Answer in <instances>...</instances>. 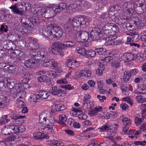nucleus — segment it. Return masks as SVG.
Returning <instances> with one entry per match:
<instances>
[{"instance_id":"bf43d9fd","label":"nucleus","mask_w":146,"mask_h":146,"mask_svg":"<svg viewBox=\"0 0 146 146\" xmlns=\"http://www.w3.org/2000/svg\"><path fill=\"white\" fill-rule=\"evenodd\" d=\"M45 129L48 131V134L53 133L54 132L52 129V126H46Z\"/></svg>"},{"instance_id":"6e6552de","label":"nucleus","mask_w":146,"mask_h":146,"mask_svg":"<svg viewBox=\"0 0 146 146\" xmlns=\"http://www.w3.org/2000/svg\"><path fill=\"white\" fill-rule=\"evenodd\" d=\"M103 37L100 30L98 28H94L90 33V37L93 40H98Z\"/></svg>"},{"instance_id":"f704fd0d","label":"nucleus","mask_w":146,"mask_h":146,"mask_svg":"<svg viewBox=\"0 0 146 146\" xmlns=\"http://www.w3.org/2000/svg\"><path fill=\"white\" fill-rule=\"evenodd\" d=\"M95 51L96 54L100 55H105L107 54V50L103 48H96Z\"/></svg>"},{"instance_id":"de8ad7c7","label":"nucleus","mask_w":146,"mask_h":146,"mask_svg":"<svg viewBox=\"0 0 146 146\" xmlns=\"http://www.w3.org/2000/svg\"><path fill=\"white\" fill-rule=\"evenodd\" d=\"M7 69L6 70L13 74H15V72H16L15 70L16 68L15 66L7 65Z\"/></svg>"},{"instance_id":"4be33fe9","label":"nucleus","mask_w":146,"mask_h":146,"mask_svg":"<svg viewBox=\"0 0 146 146\" xmlns=\"http://www.w3.org/2000/svg\"><path fill=\"white\" fill-rule=\"evenodd\" d=\"M76 20V21L78 27L80 25H85L88 21L87 19L84 16L77 17Z\"/></svg>"},{"instance_id":"603ef678","label":"nucleus","mask_w":146,"mask_h":146,"mask_svg":"<svg viewBox=\"0 0 146 146\" xmlns=\"http://www.w3.org/2000/svg\"><path fill=\"white\" fill-rule=\"evenodd\" d=\"M8 26L7 25H5L4 24H3L1 25L0 27V31L2 33H6L8 31Z\"/></svg>"},{"instance_id":"ddd939ff","label":"nucleus","mask_w":146,"mask_h":146,"mask_svg":"<svg viewBox=\"0 0 146 146\" xmlns=\"http://www.w3.org/2000/svg\"><path fill=\"white\" fill-rule=\"evenodd\" d=\"M28 40L29 46L33 49H38L39 48V45L38 43L37 40L36 38L29 37Z\"/></svg>"},{"instance_id":"8fccbe9b","label":"nucleus","mask_w":146,"mask_h":146,"mask_svg":"<svg viewBox=\"0 0 146 146\" xmlns=\"http://www.w3.org/2000/svg\"><path fill=\"white\" fill-rule=\"evenodd\" d=\"M106 117L108 119L110 118L116 117L117 116V114L114 111H111L107 113L106 114Z\"/></svg>"},{"instance_id":"c85d7f7f","label":"nucleus","mask_w":146,"mask_h":146,"mask_svg":"<svg viewBox=\"0 0 146 146\" xmlns=\"http://www.w3.org/2000/svg\"><path fill=\"white\" fill-rule=\"evenodd\" d=\"M74 1L78 7L81 8L84 7L86 5V2L83 0H74Z\"/></svg>"},{"instance_id":"1a4fd4ad","label":"nucleus","mask_w":146,"mask_h":146,"mask_svg":"<svg viewBox=\"0 0 146 146\" xmlns=\"http://www.w3.org/2000/svg\"><path fill=\"white\" fill-rule=\"evenodd\" d=\"M39 64L38 61L31 58L27 60H25V65L27 68H33L37 66Z\"/></svg>"},{"instance_id":"a211bd4d","label":"nucleus","mask_w":146,"mask_h":146,"mask_svg":"<svg viewBox=\"0 0 146 146\" xmlns=\"http://www.w3.org/2000/svg\"><path fill=\"white\" fill-rule=\"evenodd\" d=\"M72 20L71 18L69 19L66 22L65 24H64V27L66 32H73L72 27Z\"/></svg>"},{"instance_id":"e2e57ef3","label":"nucleus","mask_w":146,"mask_h":146,"mask_svg":"<svg viewBox=\"0 0 146 146\" xmlns=\"http://www.w3.org/2000/svg\"><path fill=\"white\" fill-rule=\"evenodd\" d=\"M113 59V58L112 56H108L105 57L104 59H102V60H104V62L105 63H106V64L110 62L111 60H112Z\"/></svg>"},{"instance_id":"774afa93","label":"nucleus","mask_w":146,"mask_h":146,"mask_svg":"<svg viewBox=\"0 0 146 146\" xmlns=\"http://www.w3.org/2000/svg\"><path fill=\"white\" fill-rule=\"evenodd\" d=\"M78 115L79 118L81 119H85L87 117V115L85 114H84L82 111L81 113H80V114H78Z\"/></svg>"},{"instance_id":"680f3d73","label":"nucleus","mask_w":146,"mask_h":146,"mask_svg":"<svg viewBox=\"0 0 146 146\" xmlns=\"http://www.w3.org/2000/svg\"><path fill=\"white\" fill-rule=\"evenodd\" d=\"M141 109L142 110L143 114L145 115V116H146V104H142L141 107Z\"/></svg>"},{"instance_id":"a19ab883","label":"nucleus","mask_w":146,"mask_h":146,"mask_svg":"<svg viewBox=\"0 0 146 146\" xmlns=\"http://www.w3.org/2000/svg\"><path fill=\"white\" fill-rule=\"evenodd\" d=\"M9 126L11 133H18V125H11Z\"/></svg>"},{"instance_id":"6ab92c4d","label":"nucleus","mask_w":146,"mask_h":146,"mask_svg":"<svg viewBox=\"0 0 146 146\" xmlns=\"http://www.w3.org/2000/svg\"><path fill=\"white\" fill-rule=\"evenodd\" d=\"M7 99L6 97L0 96V108L3 109L6 108L8 105Z\"/></svg>"},{"instance_id":"338daca9","label":"nucleus","mask_w":146,"mask_h":146,"mask_svg":"<svg viewBox=\"0 0 146 146\" xmlns=\"http://www.w3.org/2000/svg\"><path fill=\"white\" fill-rule=\"evenodd\" d=\"M18 133H21L24 132L25 130V128L23 125H18Z\"/></svg>"},{"instance_id":"2eb2a0df","label":"nucleus","mask_w":146,"mask_h":146,"mask_svg":"<svg viewBox=\"0 0 146 146\" xmlns=\"http://www.w3.org/2000/svg\"><path fill=\"white\" fill-rule=\"evenodd\" d=\"M134 57V54L132 52H130L124 53L122 56L121 58L125 62H128L133 60Z\"/></svg>"},{"instance_id":"4d7b16f0","label":"nucleus","mask_w":146,"mask_h":146,"mask_svg":"<svg viewBox=\"0 0 146 146\" xmlns=\"http://www.w3.org/2000/svg\"><path fill=\"white\" fill-rule=\"evenodd\" d=\"M120 8L119 6L117 5H114L111 7L109 9V11L115 12V11L119 10Z\"/></svg>"},{"instance_id":"5701e85b","label":"nucleus","mask_w":146,"mask_h":146,"mask_svg":"<svg viewBox=\"0 0 146 146\" xmlns=\"http://www.w3.org/2000/svg\"><path fill=\"white\" fill-rule=\"evenodd\" d=\"M48 135L43 134L41 132H36L33 134V137L35 139H42L43 138L47 139L49 137Z\"/></svg>"},{"instance_id":"c9c22d12","label":"nucleus","mask_w":146,"mask_h":146,"mask_svg":"<svg viewBox=\"0 0 146 146\" xmlns=\"http://www.w3.org/2000/svg\"><path fill=\"white\" fill-rule=\"evenodd\" d=\"M79 75L81 76H85L86 77H90L91 76V72L89 70H82L79 72Z\"/></svg>"},{"instance_id":"423d86ee","label":"nucleus","mask_w":146,"mask_h":146,"mask_svg":"<svg viewBox=\"0 0 146 146\" xmlns=\"http://www.w3.org/2000/svg\"><path fill=\"white\" fill-rule=\"evenodd\" d=\"M53 29L54 31L53 33V40H57L60 39L63 34L62 29L60 26L58 25L54 24Z\"/></svg>"},{"instance_id":"4c0bfd02","label":"nucleus","mask_w":146,"mask_h":146,"mask_svg":"<svg viewBox=\"0 0 146 146\" xmlns=\"http://www.w3.org/2000/svg\"><path fill=\"white\" fill-rule=\"evenodd\" d=\"M7 85L8 88L10 89V93L11 94V91L12 90L15 88V83L12 80H7Z\"/></svg>"},{"instance_id":"0eeeda50","label":"nucleus","mask_w":146,"mask_h":146,"mask_svg":"<svg viewBox=\"0 0 146 146\" xmlns=\"http://www.w3.org/2000/svg\"><path fill=\"white\" fill-rule=\"evenodd\" d=\"M24 3H19L15 4L14 5H12L9 7V8L12 9V11L14 13L22 15L23 14V10H20V9L22 10L24 9Z\"/></svg>"},{"instance_id":"c03bdc74","label":"nucleus","mask_w":146,"mask_h":146,"mask_svg":"<svg viewBox=\"0 0 146 146\" xmlns=\"http://www.w3.org/2000/svg\"><path fill=\"white\" fill-rule=\"evenodd\" d=\"M90 96L89 94L86 95L84 97L83 99V102L82 103L83 107L87 106V102L90 99Z\"/></svg>"},{"instance_id":"aec40b11","label":"nucleus","mask_w":146,"mask_h":146,"mask_svg":"<svg viewBox=\"0 0 146 146\" xmlns=\"http://www.w3.org/2000/svg\"><path fill=\"white\" fill-rule=\"evenodd\" d=\"M48 57L47 58H45V59H44V61L46 63L51 64L53 67L55 69L60 68V65L59 63L53 59L49 60L48 59Z\"/></svg>"},{"instance_id":"393cba45","label":"nucleus","mask_w":146,"mask_h":146,"mask_svg":"<svg viewBox=\"0 0 146 146\" xmlns=\"http://www.w3.org/2000/svg\"><path fill=\"white\" fill-rule=\"evenodd\" d=\"M16 40L11 41V40H8L6 41V45L7 46V48L8 49L13 50H15L16 48V45L13 42H16Z\"/></svg>"},{"instance_id":"09e8293b","label":"nucleus","mask_w":146,"mask_h":146,"mask_svg":"<svg viewBox=\"0 0 146 146\" xmlns=\"http://www.w3.org/2000/svg\"><path fill=\"white\" fill-rule=\"evenodd\" d=\"M96 54V52L95 51V49L94 50H90L87 51V54L86 55V56L88 57H94Z\"/></svg>"},{"instance_id":"72a5a7b5","label":"nucleus","mask_w":146,"mask_h":146,"mask_svg":"<svg viewBox=\"0 0 146 146\" xmlns=\"http://www.w3.org/2000/svg\"><path fill=\"white\" fill-rule=\"evenodd\" d=\"M77 7L76 3L71 4L68 7L67 10L70 13H73L76 11Z\"/></svg>"},{"instance_id":"412c9836","label":"nucleus","mask_w":146,"mask_h":146,"mask_svg":"<svg viewBox=\"0 0 146 146\" xmlns=\"http://www.w3.org/2000/svg\"><path fill=\"white\" fill-rule=\"evenodd\" d=\"M66 4L64 2L60 3L58 5H56L54 9V12L55 13H58L66 8Z\"/></svg>"},{"instance_id":"f257e3e1","label":"nucleus","mask_w":146,"mask_h":146,"mask_svg":"<svg viewBox=\"0 0 146 146\" xmlns=\"http://www.w3.org/2000/svg\"><path fill=\"white\" fill-rule=\"evenodd\" d=\"M56 5L54 4L49 5L45 8H39L37 10L34 11L33 17L31 19L30 22L26 27V29L30 32L35 29L36 26L40 22L39 18H50L48 12L49 10L52 9L54 11Z\"/></svg>"},{"instance_id":"473e14b6","label":"nucleus","mask_w":146,"mask_h":146,"mask_svg":"<svg viewBox=\"0 0 146 146\" xmlns=\"http://www.w3.org/2000/svg\"><path fill=\"white\" fill-rule=\"evenodd\" d=\"M54 107V110L56 111H63L67 108L66 106L62 104H56Z\"/></svg>"},{"instance_id":"69168bd1","label":"nucleus","mask_w":146,"mask_h":146,"mask_svg":"<svg viewBox=\"0 0 146 146\" xmlns=\"http://www.w3.org/2000/svg\"><path fill=\"white\" fill-rule=\"evenodd\" d=\"M126 20L123 18H121L118 19L117 23L119 25L124 24L126 22Z\"/></svg>"},{"instance_id":"4468645a","label":"nucleus","mask_w":146,"mask_h":146,"mask_svg":"<svg viewBox=\"0 0 146 146\" xmlns=\"http://www.w3.org/2000/svg\"><path fill=\"white\" fill-rule=\"evenodd\" d=\"M19 53L17 54H16L15 52H13V55L14 58V60H16V62H18L20 60L25 59V58H27V56L25 55V52L24 53L23 52L19 51Z\"/></svg>"},{"instance_id":"9d476101","label":"nucleus","mask_w":146,"mask_h":146,"mask_svg":"<svg viewBox=\"0 0 146 146\" xmlns=\"http://www.w3.org/2000/svg\"><path fill=\"white\" fill-rule=\"evenodd\" d=\"M112 23H106L102 28V30L104 34L106 36H110L113 35V33H111V28Z\"/></svg>"},{"instance_id":"49530a36","label":"nucleus","mask_w":146,"mask_h":146,"mask_svg":"<svg viewBox=\"0 0 146 146\" xmlns=\"http://www.w3.org/2000/svg\"><path fill=\"white\" fill-rule=\"evenodd\" d=\"M108 15L107 13H103L101 15L100 17L99 18L101 21L103 22H106L108 21Z\"/></svg>"},{"instance_id":"a18cd8bd","label":"nucleus","mask_w":146,"mask_h":146,"mask_svg":"<svg viewBox=\"0 0 146 146\" xmlns=\"http://www.w3.org/2000/svg\"><path fill=\"white\" fill-rule=\"evenodd\" d=\"M111 66L115 68H118L120 67V63L119 60L117 59L113 60L111 63Z\"/></svg>"},{"instance_id":"052dcab7","label":"nucleus","mask_w":146,"mask_h":146,"mask_svg":"<svg viewBox=\"0 0 146 146\" xmlns=\"http://www.w3.org/2000/svg\"><path fill=\"white\" fill-rule=\"evenodd\" d=\"M74 60L69 59L66 61V63L67 66L68 67L71 68V66H72L73 63H74Z\"/></svg>"},{"instance_id":"0e129e2a","label":"nucleus","mask_w":146,"mask_h":146,"mask_svg":"<svg viewBox=\"0 0 146 146\" xmlns=\"http://www.w3.org/2000/svg\"><path fill=\"white\" fill-rule=\"evenodd\" d=\"M57 83L59 84H67L68 82L66 81V79H62L60 80H58L56 81Z\"/></svg>"},{"instance_id":"f03ea898","label":"nucleus","mask_w":146,"mask_h":146,"mask_svg":"<svg viewBox=\"0 0 146 146\" xmlns=\"http://www.w3.org/2000/svg\"><path fill=\"white\" fill-rule=\"evenodd\" d=\"M37 50L32 48L31 50L25 52V55L27 56V58H31L38 61L40 60L44 61L45 58L48 57V55L44 52H38L36 53V51Z\"/></svg>"},{"instance_id":"b1692460","label":"nucleus","mask_w":146,"mask_h":146,"mask_svg":"<svg viewBox=\"0 0 146 146\" xmlns=\"http://www.w3.org/2000/svg\"><path fill=\"white\" fill-rule=\"evenodd\" d=\"M43 119L44 121H47V125L46 126H53L54 125V122L55 120L54 117L52 116H50L49 117L47 121V118L46 117H44Z\"/></svg>"},{"instance_id":"9b49d317","label":"nucleus","mask_w":146,"mask_h":146,"mask_svg":"<svg viewBox=\"0 0 146 146\" xmlns=\"http://www.w3.org/2000/svg\"><path fill=\"white\" fill-rule=\"evenodd\" d=\"M61 87L56 86L52 87V89L49 90L50 93L53 95H58L59 94H64L65 93V91L64 90L60 89Z\"/></svg>"},{"instance_id":"a878e982","label":"nucleus","mask_w":146,"mask_h":146,"mask_svg":"<svg viewBox=\"0 0 146 146\" xmlns=\"http://www.w3.org/2000/svg\"><path fill=\"white\" fill-rule=\"evenodd\" d=\"M66 43H62L61 42H54V46L55 47H57L59 50H64L66 48Z\"/></svg>"},{"instance_id":"79ce46f5","label":"nucleus","mask_w":146,"mask_h":146,"mask_svg":"<svg viewBox=\"0 0 146 146\" xmlns=\"http://www.w3.org/2000/svg\"><path fill=\"white\" fill-rule=\"evenodd\" d=\"M100 108H95L93 110L90 111L89 112V113L90 115L92 116H94L96 115L97 113L98 112L102 110V108L99 107Z\"/></svg>"},{"instance_id":"f8f14e48","label":"nucleus","mask_w":146,"mask_h":146,"mask_svg":"<svg viewBox=\"0 0 146 146\" xmlns=\"http://www.w3.org/2000/svg\"><path fill=\"white\" fill-rule=\"evenodd\" d=\"M123 124V131L124 133H127L131 125V121L128 118H123L122 119Z\"/></svg>"},{"instance_id":"6e6d98bb","label":"nucleus","mask_w":146,"mask_h":146,"mask_svg":"<svg viewBox=\"0 0 146 146\" xmlns=\"http://www.w3.org/2000/svg\"><path fill=\"white\" fill-rule=\"evenodd\" d=\"M111 33H113V35L117 33L118 31V28L116 25L112 23V27L111 28Z\"/></svg>"},{"instance_id":"39448f33","label":"nucleus","mask_w":146,"mask_h":146,"mask_svg":"<svg viewBox=\"0 0 146 146\" xmlns=\"http://www.w3.org/2000/svg\"><path fill=\"white\" fill-rule=\"evenodd\" d=\"M80 31H78L76 33L75 32L74 33L76 34V36L78 37L81 39L80 40H78L77 39H75L78 42H86L88 41L89 37V34L88 32L86 31L80 30Z\"/></svg>"},{"instance_id":"5fc2aeb1","label":"nucleus","mask_w":146,"mask_h":146,"mask_svg":"<svg viewBox=\"0 0 146 146\" xmlns=\"http://www.w3.org/2000/svg\"><path fill=\"white\" fill-rule=\"evenodd\" d=\"M9 126L8 127H5L2 130V134L5 135H10V132H11Z\"/></svg>"},{"instance_id":"7ed1b4c3","label":"nucleus","mask_w":146,"mask_h":146,"mask_svg":"<svg viewBox=\"0 0 146 146\" xmlns=\"http://www.w3.org/2000/svg\"><path fill=\"white\" fill-rule=\"evenodd\" d=\"M23 86L22 84H16L15 89L11 90V94L13 95L14 98L17 100L23 98L24 96L25 92L23 91Z\"/></svg>"},{"instance_id":"e433bc0d","label":"nucleus","mask_w":146,"mask_h":146,"mask_svg":"<svg viewBox=\"0 0 146 146\" xmlns=\"http://www.w3.org/2000/svg\"><path fill=\"white\" fill-rule=\"evenodd\" d=\"M30 98L31 101L34 102H38L40 99L39 94H32L31 95Z\"/></svg>"},{"instance_id":"c756f323","label":"nucleus","mask_w":146,"mask_h":146,"mask_svg":"<svg viewBox=\"0 0 146 146\" xmlns=\"http://www.w3.org/2000/svg\"><path fill=\"white\" fill-rule=\"evenodd\" d=\"M54 42L52 43L51 47L49 49L50 53L53 54H58L59 50L57 47H55Z\"/></svg>"},{"instance_id":"58836bf2","label":"nucleus","mask_w":146,"mask_h":146,"mask_svg":"<svg viewBox=\"0 0 146 146\" xmlns=\"http://www.w3.org/2000/svg\"><path fill=\"white\" fill-rule=\"evenodd\" d=\"M77 52L82 55H86L87 51L85 48L81 47H78L76 48Z\"/></svg>"},{"instance_id":"864d4df0","label":"nucleus","mask_w":146,"mask_h":146,"mask_svg":"<svg viewBox=\"0 0 146 146\" xmlns=\"http://www.w3.org/2000/svg\"><path fill=\"white\" fill-rule=\"evenodd\" d=\"M33 74L31 72H27L26 74H24V78L26 79L27 82L29 81L33 77Z\"/></svg>"},{"instance_id":"20e7f679","label":"nucleus","mask_w":146,"mask_h":146,"mask_svg":"<svg viewBox=\"0 0 146 146\" xmlns=\"http://www.w3.org/2000/svg\"><path fill=\"white\" fill-rule=\"evenodd\" d=\"M53 27L54 24H50L47 27L43 28L40 29V33L51 40H53V33L54 31Z\"/></svg>"},{"instance_id":"7c9ffc66","label":"nucleus","mask_w":146,"mask_h":146,"mask_svg":"<svg viewBox=\"0 0 146 146\" xmlns=\"http://www.w3.org/2000/svg\"><path fill=\"white\" fill-rule=\"evenodd\" d=\"M131 75L130 72L128 71H125L124 73L123 77V81L125 83H126L129 80L131 77Z\"/></svg>"},{"instance_id":"cd10ccee","label":"nucleus","mask_w":146,"mask_h":146,"mask_svg":"<svg viewBox=\"0 0 146 146\" xmlns=\"http://www.w3.org/2000/svg\"><path fill=\"white\" fill-rule=\"evenodd\" d=\"M40 99L42 100L47 99L50 96L49 93L46 91H40L39 92Z\"/></svg>"},{"instance_id":"f3484780","label":"nucleus","mask_w":146,"mask_h":146,"mask_svg":"<svg viewBox=\"0 0 146 146\" xmlns=\"http://www.w3.org/2000/svg\"><path fill=\"white\" fill-rule=\"evenodd\" d=\"M145 115L143 114L142 113L137 114L135 117V122L136 125L139 126L143 122L144 119Z\"/></svg>"},{"instance_id":"dca6fc26","label":"nucleus","mask_w":146,"mask_h":146,"mask_svg":"<svg viewBox=\"0 0 146 146\" xmlns=\"http://www.w3.org/2000/svg\"><path fill=\"white\" fill-rule=\"evenodd\" d=\"M12 116L11 117V119L13 120L12 123L13 124H19L21 123L22 122L20 119L22 118H25V116L19 115H18L13 113Z\"/></svg>"},{"instance_id":"bb28decb","label":"nucleus","mask_w":146,"mask_h":146,"mask_svg":"<svg viewBox=\"0 0 146 146\" xmlns=\"http://www.w3.org/2000/svg\"><path fill=\"white\" fill-rule=\"evenodd\" d=\"M72 29L73 30V33H74V32L76 33L78 31H79L78 29V26L77 22L76 21V17H74L73 19H72Z\"/></svg>"},{"instance_id":"13d9d810","label":"nucleus","mask_w":146,"mask_h":146,"mask_svg":"<svg viewBox=\"0 0 146 146\" xmlns=\"http://www.w3.org/2000/svg\"><path fill=\"white\" fill-rule=\"evenodd\" d=\"M100 62L98 68L104 70L105 68V65L106 64V63H105L104 60H102V59L100 60Z\"/></svg>"},{"instance_id":"37998d69","label":"nucleus","mask_w":146,"mask_h":146,"mask_svg":"<svg viewBox=\"0 0 146 146\" xmlns=\"http://www.w3.org/2000/svg\"><path fill=\"white\" fill-rule=\"evenodd\" d=\"M52 146H64V143L60 141H58L57 140L53 139L51 140Z\"/></svg>"},{"instance_id":"ea45409f","label":"nucleus","mask_w":146,"mask_h":146,"mask_svg":"<svg viewBox=\"0 0 146 146\" xmlns=\"http://www.w3.org/2000/svg\"><path fill=\"white\" fill-rule=\"evenodd\" d=\"M7 118L8 116L7 115L3 116L0 119V124H5L9 122L10 120Z\"/></svg>"},{"instance_id":"2f4dec72","label":"nucleus","mask_w":146,"mask_h":146,"mask_svg":"<svg viewBox=\"0 0 146 146\" xmlns=\"http://www.w3.org/2000/svg\"><path fill=\"white\" fill-rule=\"evenodd\" d=\"M59 123L63 125H64L65 123L67 120L66 116L64 114H62L59 116Z\"/></svg>"},{"instance_id":"3c124183","label":"nucleus","mask_w":146,"mask_h":146,"mask_svg":"<svg viewBox=\"0 0 146 146\" xmlns=\"http://www.w3.org/2000/svg\"><path fill=\"white\" fill-rule=\"evenodd\" d=\"M38 80L40 82H47L48 81V77L46 76L42 75L38 78Z\"/></svg>"}]
</instances>
